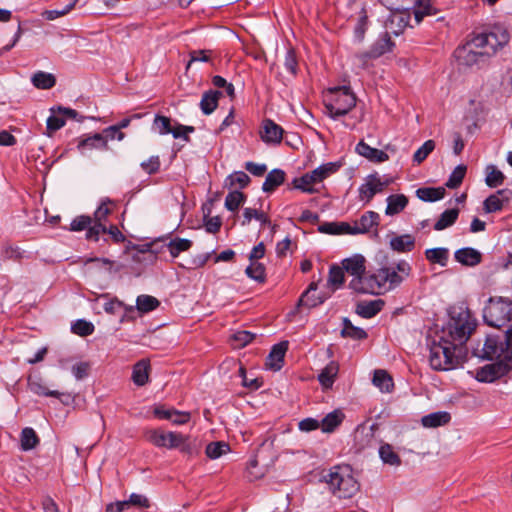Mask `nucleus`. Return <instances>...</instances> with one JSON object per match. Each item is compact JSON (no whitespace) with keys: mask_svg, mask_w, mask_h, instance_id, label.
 <instances>
[{"mask_svg":"<svg viewBox=\"0 0 512 512\" xmlns=\"http://www.w3.org/2000/svg\"><path fill=\"white\" fill-rule=\"evenodd\" d=\"M509 33L502 26H494L488 33H481L458 47L454 56L460 66L472 67L485 64L496 51L509 42Z\"/></svg>","mask_w":512,"mask_h":512,"instance_id":"2","label":"nucleus"},{"mask_svg":"<svg viewBox=\"0 0 512 512\" xmlns=\"http://www.w3.org/2000/svg\"><path fill=\"white\" fill-rule=\"evenodd\" d=\"M379 456L385 464L391 466L401 465L400 456L394 451L393 447L388 443H384L380 446Z\"/></svg>","mask_w":512,"mask_h":512,"instance_id":"42","label":"nucleus"},{"mask_svg":"<svg viewBox=\"0 0 512 512\" xmlns=\"http://www.w3.org/2000/svg\"><path fill=\"white\" fill-rule=\"evenodd\" d=\"M140 316H141V313L138 311L136 306L124 304V308L122 309L119 322L120 323L134 322Z\"/></svg>","mask_w":512,"mask_h":512,"instance_id":"59","label":"nucleus"},{"mask_svg":"<svg viewBox=\"0 0 512 512\" xmlns=\"http://www.w3.org/2000/svg\"><path fill=\"white\" fill-rule=\"evenodd\" d=\"M438 9L433 6L431 0H418L414 8L415 20L419 23L425 16H434Z\"/></svg>","mask_w":512,"mask_h":512,"instance_id":"36","label":"nucleus"},{"mask_svg":"<svg viewBox=\"0 0 512 512\" xmlns=\"http://www.w3.org/2000/svg\"><path fill=\"white\" fill-rule=\"evenodd\" d=\"M253 218L255 220L260 221L262 225H266V224L271 225L270 219L267 216V214H265L262 211H258L257 209H253V208H245L244 209L243 221L241 224L243 226L248 225Z\"/></svg>","mask_w":512,"mask_h":512,"instance_id":"46","label":"nucleus"},{"mask_svg":"<svg viewBox=\"0 0 512 512\" xmlns=\"http://www.w3.org/2000/svg\"><path fill=\"white\" fill-rule=\"evenodd\" d=\"M372 383L385 393L391 392L394 388L393 378L386 370L382 369L374 371Z\"/></svg>","mask_w":512,"mask_h":512,"instance_id":"28","label":"nucleus"},{"mask_svg":"<svg viewBox=\"0 0 512 512\" xmlns=\"http://www.w3.org/2000/svg\"><path fill=\"white\" fill-rule=\"evenodd\" d=\"M65 125L64 118L56 115H51L47 119V126L46 129L48 131V135L51 136V134L60 128H62Z\"/></svg>","mask_w":512,"mask_h":512,"instance_id":"64","label":"nucleus"},{"mask_svg":"<svg viewBox=\"0 0 512 512\" xmlns=\"http://www.w3.org/2000/svg\"><path fill=\"white\" fill-rule=\"evenodd\" d=\"M365 262V257L361 254H355L341 261L345 274L352 277L349 288H357L362 284L363 278H365L366 275ZM367 277L368 276H366V279Z\"/></svg>","mask_w":512,"mask_h":512,"instance_id":"10","label":"nucleus"},{"mask_svg":"<svg viewBox=\"0 0 512 512\" xmlns=\"http://www.w3.org/2000/svg\"><path fill=\"white\" fill-rule=\"evenodd\" d=\"M356 105V97L350 87H334L329 90V99L325 100L328 115L337 119L346 115Z\"/></svg>","mask_w":512,"mask_h":512,"instance_id":"7","label":"nucleus"},{"mask_svg":"<svg viewBox=\"0 0 512 512\" xmlns=\"http://www.w3.org/2000/svg\"><path fill=\"white\" fill-rule=\"evenodd\" d=\"M356 152L371 162L382 163L389 159L387 153L377 148L370 147L364 141H360L355 148Z\"/></svg>","mask_w":512,"mask_h":512,"instance_id":"19","label":"nucleus"},{"mask_svg":"<svg viewBox=\"0 0 512 512\" xmlns=\"http://www.w3.org/2000/svg\"><path fill=\"white\" fill-rule=\"evenodd\" d=\"M331 291L332 290H304L299 297L295 311H293L292 314L300 312L302 308L310 310L323 304L331 297Z\"/></svg>","mask_w":512,"mask_h":512,"instance_id":"14","label":"nucleus"},{"mask_svg":"<svg viewBox=\"0 0 512 512\" xmlns=\"http://www.w3.org/2000/svg\"><path fill=\"white\" fill-rule=\"evenodd\" d=\"M468 349L457 348L449 341L436 334L430 344L429 362L436 371H447L456 368L467 358Z\"/></svg>","mask_w":512,"mask_h":512,"instance_id":"5","label":"nucleus"},{"mask_svg":"<svg viewBox=\"0 0 512 512\" xmlns=\"http://www.w3.org/2000/svg\"><path fill=\"white\" fill-rule=\"evenodd\" d=\"M287 349L288 341H282L278 344H275L266 358V367L273 371L280 370L283 366Z\"/></svg>","mask_w":512,"mask_h":512,"instance_id":"16","label":"nucleus"},{"mask_svg":"<svg viewBox=\"0 0 512 512\" xmlns=\"http://www.w3.org/2000/svg\"><path fill=\"white\" fill-rule=\"evenodd\" d=\"M249 182V176L243 171L235 172L234 174L228 176V178L226 179V185H228L229 187L238 185L240 188H244L249 184Z\"/></svg>","mask_w":512,"mask_h":512,"instance_id":"56","label":"nucleus"},{"mask_svg":"<svg viewBox=\"0 0 512 512\" xmlns=\"http://www.w3.org/2000/svg\"><path fill=\"white\" fill-rule=\"evenodd\" d=\"M379 218V214L374 211L364 213L353 226L355 235L367 233L372 227L378 226Z\"/></svg>","mask_w":512,"mask_h":512,"instance_id":"22","label":"nucleus"},{"mask_svg":"<svg viewBox=\"0 0 512 512\" xmlns=\"http://www.w3.org/2000/svg\"><path fill=\"white\" fill-rule=\"evenodd\" d=\"M212 51L211 50H193L189 52V61L186 66L188 70L194 62H208L210 60Z\"/></svg>","mask_w":512,"mask_h":512,"instance_id":"60","label":"nucleus"},{"mask_svg":"<svg viewBox=\"0 0 512 512\" xmlns=\"http://www.w3.org/2000/svg\"><path fill=\"white\" fill-rule=\"evenodd\" d=\"M505 175L497 169L494 165H489L486 168L485 183L491 188L498 187L503 184Z\"/></svg>","mask_w":512,"mask_h":512,"instance_id":"44","label":"nucleus"},{"mask_svg":"<svg viewBox=\"0 0 512 512\" xmlns=\"http://www.w3.org/2000/svg\"><path fill=\"white\" fill-rule=\"evenodd\" d=\"M344 414L338 410L328 413L321 421L323 432H333L343 421Z\"/></svg>","mask_w":512,"mask_h":512,"instance_id":"37","label":"nucleus"},{"mask_svg":"<svg viewBox=\"0 0 512 512\" xmlns=\"http://www.w3.org/2000/svg\"><path fill=\"white\" fill-rule=\"evenodd\" d=\"M77 149L82 155H84L86 150H108L109 146L106 144V139L102 134L95 133L92 136L81 139L77 145Z\"/></svg>","mask_w":512,"mask_h":512,"instance_id":"20","label":"nucleus"},{"mask_svg":"<svg viewBox=\"0 0 512 512\" xmlns=\"http://www.w3.org/2000/svg\"><path fill=\"white\" fill-rule=\"evenodd\" d=\"M426 259L432 264H439L446 266L449 257V251L447 248H431L425 251Z\"/></svg>","mask_w":512,"mask_h":512,"instance_id":"41","label":"nucleus"},{"mask_svg":"<svg viewBox=\"0 0 512 512\" xmlns=\"http://www.w3.org/2000/svg\"><path fill=\"white\" fill-rule=\"evenodd\" d=\"M246 274L249 278L255 280L259 284H262L265 281V267L261 263L251 262L246 268Z\"/></svg>","mask_w":512,"mask_h":512,"instance_id":"50","label":"nucleus"},{"mask_svg":"<svg viewBox=\"0 0 512 512\" xmlns=\"http://www.w3.org/2000/svg\"><path fill=\"white\" fill-rule=\"evenodd\" d=\"M159 305L160 301L151 295L142 294L136 299V307L141 315L157 309Z\"/></svg>","mask_w":512,"mask_h":512,"instance_id":"38","label":"nucleus"},{"mask_svg":"<svg viewBox=\"0 0 512 512\" xmlns=\"http://www.w3.org/2000/svg\"><path fill=\"white\" fill-rule=\"evenodd\" d=\"M473 355L496 362L485 365L477 371L480 382H493L512 370V328L502 334H489L482 348L473 349Z\"/></svg>","mask_w":512,"mask_h":512,"instance_id":"1","label":"nucleus"},{"mask_svg":"<svg viewBox=\"0 0 512 512\" xmlns=\"http://www.w3.org/2000/svg\"><path fill=\"white\" fill-rule=\"evenodd\" d=\"M348 8L351 10L347 13L348 17L357 21L354 28V37L358 42H362L368 25L365 2L363 0H351L349 1Z\"/></svg>","mask_w":512,"mask_h":512,"instance_id":"11","label":"nucleus"},{"mask_svg":"<svg viewBox=\"0 0 512 512\" xmlns=\"http://www.w3.org/2000/svg\"><path fill=\"white\" fill-rule=\"evenodd\" d=\"M318 231L324 234H350L355 235L354 228L347 222H325L318 227Z\"/></svg>","mask_w":512,"mask_h":512,"instance_id":"25","label":"nucleus"},{"mask_svg":"<svg viewBox=\"0 0 512 512\" xmlns=\"http://www.w3.org/2000/svg\"><path fill=\"white\" fill-rule=\"evenodd\" d=\"M339 364L336 361H330L319 373L318 381L324 389H330L338 375Z\"/></svg>","mask_w":512,"mask_h":512,"instance_id":"23","label":"nucleus"},{"mask_svg":"<svg viewBox=\"0 0 512 512\" xmlns=\"http://www.w3.org/2000/svg\"><path fill=\"white\" fill-rule=\"evenodd\" d=\"M29 390L39 396L60 398L63 394L56 390L48 389L39 379H28Z\"/></svg>","mask_w":512,"mask_h":512,"instance_id":"40","label":"nucleus"},{"mask_svg":"<svg viewBox=\"0 0 512 512\" xmlns=\"http://www.w3.org/2000/svg\"><path fill=\"white\" fill-rule=\"evenodd\" d=\"M384 305L385 302L382 299L359 300L356 302L355 313L362 318L369 319L377 315Z\"/></svg>","mask_w":512,"mask_h":512,"instance_id":"17","label":"nucleus"},{"mask_svg":"<svg viewBox=\"0 0 512 512\" xmlns=\"http://www.w3.org/2000/svg\"><path fill=\"white\" fill-rule=\"evenodd\" d=\"M284 130L281 126L270 119L263 121V131L261 138L268 144H279L282 140Z\"/></svg>","mask_w":512,"mask_h":512,"instance_id":"18","label":"nucleus"},{"mask_svg":"<svg viewBox=\"0 0 512 512\" xmlns=\"http://www.w3.org/2000/svg\"><path fill=\"white\" fill-rule=\"evenodd\" d=\"M448 316L447 323L437 334L457 348L467 349L466 343L477 327L476 318L465 302L452 305Z\"/></svg>","mask_w":512,"mask_h":512,"instance_id":"3","label":"nucleus"},{"mask_svg":"<svg viewBox=\"0 0 512 512\" xmlns=\"http://www.w3.org/2000/svg\"><path fill=\"white\" fill-rule=\"evenodd\" d=\"M92 218L90 216H77L70 224L71 231H83L89 229L92 225Z\"/></svg>","mask_w":512,"mask_h":512,"instance_id":"62","label":"nucleus"},{"mask_svg":"<svg viewBox=\"0 0 512 512\" xmlns=\"http://www.w3.org/2000/svg\"><path fill=\"white\" fill-rule=\"evenodd\" d=\"M466 173V166L465 165H458L450 174L446 186L450 189H455L459 187L465 177Z\"/></svg>","mask_w":512,"mask_h":512,"instance_id":"51","label":"nucleus"},{"mask_svg":"<svg viewBox=\"0 0 512 512\" xmlns=\"http://www.w3.org/2000/svg\"><path fill=\"white\" fill-rule=\"evenodd\" d=\"M230 450L228 443L224 441L211 442L207 445L205 453L210 459H217Z\"/></svg>","mask_w":512,"mask_h":512,"instance_id":"45","label":"nucleus"},{"mask_svg":"<svg viewBox=\"0 0 512 512\" xmlns=\"http://www.w3.org/2000/svg\"><path fill=\"white\" fill-rule=\"evenodd\" d=\"M458 215L459 210L457 208L445 210L434 224V229L441 231L452 226L456 222Z\"/></svg>","mask_w":512,"mask_h":512,"instance_id":"39","label":"nucleus"},{"mask_svg":"<svg viewBox=\"0 0 512 512\" xmlns=\"http://www.w3.org/2000/svg\"><path fill=\"white\" fill-rule=\"evenodd\" d=\"M121 505H124L125 508H128L131 505L148 508L150 506V502L144 495L132 493L128 500L121 501Z\"/></svg>","mask_w":512,"mask_h":512,"instance_id":"58","label":"nucleus"},{"mask_svg":"<svg viewBox=\"0 0 512 512\" xmlns=\"http://www.w3.org/2000/svg\"><path fill=\"white\" fill-rule=\"evenodd\" d=\"M192 246V242L188 239L175 238L168 244L167 248L172 257H177L181 252L187 251Z\"/></svg>","mask_w":512,"mask_h":512,"instance_id":"49","label":"nucleus"},{"mask_svg":"<svg viewBox=\"0 0 512 512\" xmlns=\"http://www.w3.org/2000/svg\"><path fill=\"white\" fill-rule=\"evenodd\" d=\"M285 181V172L281 169L270 171L263 183L262 190L266 193L273 192L278 186Z\"/></svg>","mask_w":512,"mask_h":512,"instance_id":"31","label":"nucleus"},{"mask_svg":"<svg viewBox=\"0 0 512 512\" xmlns=\"http://www.w3.org/2000/svg\"><path fill=\"white\" fill-rule=\"evenodd\" d=\"M94 330L95 327L93 323L85 319H78L71 326L72 333L81 337H87L93 334Z\"/></svg>","mask_w":512,"mask_h":512,"instance_id":"48","label":"nucleus"},{"mask_svg":"<svg viewBox=\"0 0 512 512\" xmlns=\"http://www.w3.org/2000/svg\"><path fill=\"white\" fill-rule=\"evenodd\" d=\"M222 96V92L217 90H208L202 95L200 101L201 111L205 115L211 114L218 106L219 98Z\"/></svg>","mask_w":512,"mask_h":512,"instance_id":"27","label":"nucleus"},{"mask_svg":"<svg viewBox=\"0 0 512 512\" xmlns=\"http://www.w3.org/2000/svg\"><path fill=\"white\" fill-rule=\"evenodd\" d=\"M76 2H77V0H74L72 3L66 5L61 10H46L42 13V16L46 20H50V21L55 20L59 17L66 15L67 13H69L74 8Z\"/></svg>","mask_w":512,"mask_h":512,"instance_id":"61","label":"nucleus"},{"mask_svg":"<svg viewBox=\"0 0 512 512\" xmlns=\"http://www.w3.org/2000/svg\"><path fill=\"white\" fill-rule=\"evenodd\" d=\"M32 83L38 89H50L56 83V78L51 73L39 71L32 76Z\"/></svg>","mask_w":512,"mask_h":512,"instance_id":"43","label":"nucleus"},{"mask_svg":"<svg viewBox=\"0 0 512 512\" xmlns=\"http://www.w3.org/2000/svg\"><path fill=\"white\" fill-rule=\"evenodd\" d=\"M446 190L443 187H421L416 190V196L425 202H435L445 196Z\"/></svg>","mask_w":512,"mask_h":512,"instance_id":"29","label":"nucleus"},{"mask_svg":"<svg viewBox=\"0 0 512 512\" xmlns=\"http://www.w3.org/2000/svg\"><path fill=\"white\" fill-rule=\"evenodd\" d=\"M342 325L343 327L341 330V336L344 338H351L353 340H364L368 337V334L364 329L354 326L350 319L346 317L343 318Z\"/></svg>","mask_w":512,"mask_h":512,"instance_id":"30","label":"nucleus"},{"mask_svg":"<svg viewBox=\"0 0 512 512\" xmlns=\"http://www.w3.org/2000/svg\"><path fill=\"white\" fill-rule=\"evenodd\" d=\"M394 43L391 40L389 33H383L371 46L372 57L379 58L383 54L392 50Z\"/></svg>","mask_w":512,"mask_h":512,"instance_id":"32","label":"nucleus"},{"mask_svg":"<svg viewBox=\"0 0 512 512\" xmlns=\"http://www.w3.org/2000/svg\"><path fill=\"white\" fill-rule=\"evenodd\" d=\"M455 259L466 266H475L481 262V253L474 248H462L455 252Z\"/></svg>","mask_w":512,"mask_h":512,"instance_id":"24","label":"nucleus"},{"mask_svg":"<svg viewBox=\"0 0 512 512\" xmlns=\"http://www.w3.org/2000/svg\"><path fill=\"white\" fill-rule=\"evenodd\" d=\"M143 435L148 442L159 448L176 449L181 443V433L178 432L147 429Z\"/></svg>","mask_w":512,"mask_h":512,"instance_id":"12","label":"nucleus"},{"mask_svg":"<svg viewBox=\"0 0 512 512\" xmlns=\"http://www.w3.org/2000/svg\"><path fill=\"white\" fill-rule=\"evenodd\" d=\"M411 272V267L406 261H400L395 266L382 267L376 272L369 274L367 282L369 285H376L382 287L389 284L391 287L401 285L406 280Z\"/></svg>","mask_w":512,"mask_h":512,"instance_id":"8","label":"nucleus"},{"mask_svg":"<svg viewBox=\"0 0 512 512\" xmlns=\"http://www.w3.org/2000/svg\"><path fill=\"white\" fill-rule=\"evenodd\" d=\"M338 166L335 163H326L313 171L304 174L299 178H295L292 182L293 187L306 193H314L316 190L313 188L314 184L322 182L325 178L336 172Z\"/></svg>","mask_w":512,"mask_h":512,"instance_id":"9","label":"nucleus"},{"mask_svg":"<svg viewBox=\"0 0 512 512\" xmlns=\"http://www.w3.org/2000/svg\"><path fill=\"white\" fill-rule=\"evenodd\" d=\"M451 416L448 412H434L425 415L421 419V423L424 427L436 428L449 423Z\"/></svg>","mask_w":512,"mask_h":512,"instance_id":"33","label":"nucleus"},{"mask_svg":"<svg viewBox=\"0 0 512 512\" xmlns=\"http://www.w3.org/2000/svg\"><path fill=\"white\" fill-rule=\"evenodd\" d=\"M103 308L105 312L108 314L121 315L122 309L124 308V303L119 301L117 298H114L109 301H106Z\"/></svg>","mask_w":512,"mask_h":512,"instance_id":"63","label":"nucleus"},{"mask_svg":"<svg viewBox=\"0 0 512 512\" xmlns=\"http://www.w3.org/2000/svg\"><path fill=\"white\" fill-rule=\"evenodd\" d=\"M415 247V238L410 234L395 236L390 240V248L398 253L410 252Z\"/></svg>","mask_w":512,"mask_h":512,"instance_id":"26","label":"nucleus"},{"mask_svg":"<svg viewBox=\"0 0 512 512\" xmlns=\"http://www.w3.org/2000/svg\"><path fill=\"white\" fill-rule=\"evenodd\" d=\"M328 283L332 286H339L345 283V272L342 265H331L328 275Z\"/></svg>","mask_w":512,"mask_h":512,"instance_id":"52","label":"nucleus"},{"mask_svg":"<svg viewBox=\"0 0 512 512\" xmlns=\"http://www.w3.org/2000/svg\"><path fill=\"white\" fill-rule=\"evenodd\" d=\"M408 204V198L403 194L390 195L387 198L386 215H395L400 213Z\"/></svg>","mask_w":512,"mask_h":512,"instance_id":"34","label":"nucleus"},{"mask_svg":"<svg viewBox=\"0 0 512 512\" xmlns=\"http://www.w3.org/2000/svg\"><path fill=\"white\" fill-rule=\"evenodd\" d=\"M255 337L256 334L250 331H237L231 336L232 345L234 348H243L249 343H251L255 339Z\"/></svg>","mask_w":512,"mask_h":512,"instance_id":"47","label":"nucleus"},{"mask_svg":"<svg viewBox=\"0 0 512 512\" xmlns=\"http://www.w3.org/2000/svg\"><path fill=\"white\" fill-rule=\"evenodd\" d=\"M113 204L110 199H106L102 201L100 206L94 212V217L92 219L93 225L87 230L86 237L89 240L98 241L99 235L101 233H106V226L104 222L106 221L108 215L111 213V209L109 205Z\"/></svg>","mask_w":512,"mask_h":512,"instance_id":"13","label":"nucleus"},{"mask_svg":"<svg viewBox=\"0 0 512 512\" xmlns=\"http://www.w3.org/2000/svg\"><path fill=\"white\" fill-rule=\"evenodd\" d=\"M390 183V179L382 180L377 174L369 175L359 188L360 200L370 202L374 195L382 192Z\"/></svg>","mask_w":512,"mask_h":512,"instance_id":"15","label":"nucleus"},{"mask_svg":"<svg viewBox=\"0 0 512 512\" xmlns=\"http://www.w3.org/2000/svg\"><path fill=\"white\" fill-rule=\"evenodd\" d=\"M244 201L245 195L242 192L235 190L226 196L225 207L230 211H236Z\"/></svg>","mask_w":512,"mask_h":512,"instance_id":"54","label":"nucleus"},{"mask_svg":"<svg viewBox=\"0 0 512 512\" xmlns=\"http://www.w3.org/2000/svg\"><path fill=\"white\" fill-rule=\"evenodd\" d=\"M434 149L435 142L433 140L425 141L424 144L414 153L413 161L417 164H421Z\"/></svg>","mask_w":512,"mask_h":512,"instance_id":"55","label":"nucleus"},{"mask_svg":"<svg viewBox=\"0 0 512 512\" xmlns=\"http://www.w3.org/2000/svg\"><path fill=\"white\" fill-rule=\"evenodd\" d=\"M40 442L35 430L31 427H26L22 430L20 435V446L23 451L34 449Z\"/></svg>","mask_w":512,"mask_h":512,"instance_id":"35","label":"nucleus"},{"mask_svg":"<svg viewBox=\"0 0 512 512\" xmlns=\"http://www.w3.org/2000/svg\"><path fill=\"white\" fill-rule=\"evenodd\" d=\"M151 366L149 359H141L133 365L132 381L137 386H144L149 381Z\"/></svg>","mask_w":512,"mask_h":512,"instance_id":"21","label":"nucleus"},{"mask_svg":"<svg viewBox=\"0 0 512 512\" xmlns=\"http://www.w3.org/2000/svg\"><path fill=\"white\" fill-rule=\"evenodd\" d=\"M484 322L491 327L501 329L512 322V299L508 297H490L483 309Z\"/></svg>","mask_w":512,"mask_h":512,"instance_id":"6","label":"nucleus"},{"mask_svg":"<svg viewBox=\"0 0 512 512\" xmlns=\"http://www.w3.org/2000/svg\"><path fill=\"white\" fill-rule=\"evenodd\" d=\"M320 481L327 484L329 491L338 498H351L360 488L348 464L335 465L321 472Z\"/></svg>","mask_w":512,"mask_h":512,"instance_id":"4","label":"nucleus"},{"mask_svg":"<svg viewBox=\"0 0 512 512\" xmlns=\"http://www.w3.org/2000/svg\"><path fill=\"white\" fill-rule=\"evenodd\" d=\"M504 204L503 200L499 199L497 195H490L483 202V209L486 213H494L502 210Z\"/></svg>","mask_w":512,"mask_h":512,"instance_id":"57","label":"nucleus"},{"mask_svg":"<svg viewBox=\"0 0 512 512\" xmlns=\"http://www.w3.org/2000/svg\"><path fill=\"white\" fill-rule=\"evenodd\" d=\"M152 128L157 131L160 135L170 134L172 125L171 119L167 116L156 115L153 121Z\"/></svg>","mask_w":512,"mask_h":512,"instance_id":"53","label":"nucleus"}]
</instances>
